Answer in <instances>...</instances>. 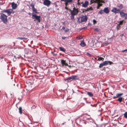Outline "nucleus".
Here are the masks:
<instances>
[{
	"mask_svg": "<svg viewBox=\"0 0 127 127\" xmlns=\"http://www.w3.org/2000/svg\"><path fill=\"white\" fill-rule=\"evenodd\" d=\"M79 12L78 8H75L74 7L73 8V10L71 12L70 18L71 20H73L74 19V16L77 14Z\"/></svg>",
	"mask_w": 127,
	"mask_h": 127,
	"instance_id": "f257e3e1",
	"label": "nucleus"
},
{
	"mask_svg": "<svg viewBox=\"0 0 127 127\" xmlns=\"http://www.w3.org/2000/svg\"><path fill=\"white\" fill-rule=\"evenodd\" d=\"M0 19L1 21L5 24H7L8 21L7 16L4 14L2 13L1 14Z\"/></svg>",
	"mask_w": 127,
	"mask_h": 127,
	"instance_id": "f03ea898",
	"label": "nucleus"
},
{
	"mask_svg": "<svg viewBox=\"0 0 127 127\" xmlns=\"http://www.w3.org/2000/svg\"><path fill=\"white\" fill-rule=\"evenodd\" d=\"M2 13H7L8 16L10 15L11 13H14V11L12 9H7L1 11Z\"/></svg>",
	"mask_w": 127,
	"mask_h": 127,
	"instance_id": "7ed1b4c3",
	"label": "nucleus"
},
{
	"mask_svg": "<svg viewBox=\"0 0 127 127\" xmlns=\"http://www.w3.org/2000/svg\"><path fill=\"white\" fill-rule=\"evenodd\" d=\"M51 2L49 0H44L43 2L44 5L48 7L51 4Z\"/></svg>",
	"mask_w": 127,
	"mask_h": 127,
	"instance_id": "20e7f679",
	"label": "nucleus"
},
{
	"mask_svg": "<svg viewBox=\"0 0 127 127\" xmlns=\"http://www.w3.org/2000/svg\"><path fill=\"white\" fill-rule=\"evenodd\" d=\"M112 12L115 14L120 13V9H117V8H114L111 10Z\"/></svg>",
	"mask_w": 127,
	"mask_h": 127,
	"instance_id": "39448f33",
	"label": "nucleus"
},
{
	"mask_svg": "<svg viewBox=\"0 0 127 127\" xmlns=\"http://www.w3.org/2000/svg\"><path fill=\"white\" fill-rule=\"evenodd\" d=\"M32 17L34 18L36 20H37L39 22H40V18L41 17L40 16H37L36 15L32 14Z\"/></svg>",
	"mask_w": 127,
	"mask_h": 127,
	"instance_id": "423d86ee",
	"label": "nucleus"
},
{
	"mask_svg": "<svg viewBox=\"0 0 127 127\" xmlns=\"http://www.w3.org/2000/svg\"><path fill=\"white\" fill-rule=\"evenodd\" d=\"M88 18L86 16L82 15L81 17V21L83 22H86L87 21Z\"/></svg>",
	"mask_w": 127,
	"mask_h": 127,
	"instance_id": "0eeeda50",
	"label": "nucleus"
},
{
	"mask_svg": "<svg viewBox=\"0 0 127 127\" xmlns=\"http://www.w3.org/2000/svg\"><path fill=\"white\" fill-rule=\"evenodd\" d=\"M100 0H96L95 1L97 2V6L96 7L97 9L99 8V7L102 6V4L100 3V2H102V1H100Z\"/></svg>",
	"mask_w": 127,
	"mask_h": 127,
	"instance_id": "6e6552de",
	"label": "nucleus"
},
{
	"mask_svg": "<svg viewBox=\"0 0 127 127\" xmlns=\"http://www.w3.org/2000/svg\"><path fill=\"white\" fill-rule=\"evenodd\" d=\"M30 6L32 7V9L33 13H37L36 10L34 8V4H30Z\"/></svg>",
	"mask_w": 127,
	"mask_h": 127,
	"instance_id": "1a4fd4ad",
	"label": "nucleus"
},
{
	"mask_svg": "<svg viewBox=\"0 0 127 127\" xmlns=\"http://www.w3.org/2000/svg\"><path fill=\"white\" fill-rule=\"evenodd\" d=\"M81 3H83L82 6L84 7H86L89 5V2L87 1H85L84 3H83V2Z\"/></svg>",
	"mask_w": 127,
	"mask_h": 127,
	"instance_id": "9d476101",
	"label": "nucleus"
},
{
	"mask_svg": "<svg viewBox=\"0 0 127 127\" xmlns=\"http://www.w3.org/2000/svg\"><path fill=\"white\" fill-rule=\"evenodd\" d=\"M61 63L63 66L68 65V64L66 63V61L63 60H61Z\"/></svg>",
	"mask_w": 127,
	"mask_h": 127,
	"instance_id": "9b49d317",
	"label": "nucleus"
},
{
	"mask_svg": "<svg viewBox=\"0 0 127 127\" xmlns=\"http://www.w3.org/2000/svg\"><path fill=\"white\" fill-rule=\"evenodd\" d=\"M104 62V63L105 65L108 64H109L110 65H111V64H113L112 62L109 61H105Z\"/></svg>",
	"mask_w": 127,
	"mask_h": 127,
	"instance_id": "f8f14e48",
	"label": "nucleus"
},
{
	"mask_svg": "<svg viewBox=\"0 0 127 127\" xmlns=\"http://www.w3.org/2000/svg\"><path fill=\"white\" fill-rule=\"evenodd\" d=\"M11 5L12 8L13 9H16L17 7L16 4L14 2H13L12 3Z\"/></svg>",
	"mask_w": 127,
	"mask_h": 127,
	"instance_id": "ddd939ff",
	"label": "nucleus"
},
{
	"mask_svg": "<svg viewBox=\"0 0 127 127\" xmlns=\"http://www.w3.org/2000/svg\"><path fill=\"white\" fill-rule=\"evenodd\" d=\"M103 11L106 14L108 13L109 12V11L108 7L105 8L103 10Z\"/></svg>",
	"mask_w": 127,
	"mask_h": 127,
	"instance_id": "4468645a",
	"label": "nucleus"
},
{
	"mask_svg": "<svg viewBox=\"0 0 127 127\" xmlns=\"http://www.w3.org/2000/svg\"><path fill=\"white\" fill-rule=\"evenodd\" d=\"M124 22V20H123L122 21H118L117 22V23H118V25L120 26L122 25L123 24Z\"/></svg>",
	"mask_w": 127,
	"mask_h": 127,
	"instance_id": "2eb2a0df",
	"label": "nucleus"
},
{
	"mask_svg": "<svg viewBox=\"0 0 127 127\" xmlns=\"http://www.w3.org/2000/svg\"><path fill=\"white\" fill-rule=\"evenodd\" d=\"M117 6L118 8L121 9L123 8V5L121 4H118Z\"/></svg>",
	"mask_w": 127,
	"mask_h": 127,
	"instance_id": "dca6fc26",
	"label": "nucleus"
},
{
	"mask_svg": "<svg viewBox=\"0 0 127 127\" xmlns=\"http://www.w3.org/2000/svg\"><path fill=\"white\" fill-rule=\"evenodd\" d=\"M123 98L122 97H120L117 100L118 101L120 102H121L123 100Z\"/></svg>",
	"mask_w": 127,
	"mask_h": 127,
	"instance_id": "f3484780",
	"label": "nucleus"
},
{
	"mask_svg": "<svg viewBox=\"0 0 127 127\" xmlns=\"http://www.w3.org/2000/svg\"><path fill=\"white\" fill-rule=\"evenodd\" d=\"M126 13H125L123 12H120V14L121 17H125Z\"/></svg>",
	"mask_w": 127,
	"mask_h": 127,
	"instance_id": "a211bd4d",
	"label": "nucleus"
},
{
	"mask_svg": "<svg viewBox=\"0 0 127 127\" xmlns=\"http://www.w3.org/2000/svg\"><path fill=\"white\" fill-rule=\"evenodd\" d=\"M62 1L68 3H71L73 1V0H63Z\"/></svg>",
	"mask_w": 127,
	"mask_h": 127,
	"instance_id": "6ab92c4d",
	"label": "nucleus"
},
{
	"mask_svg": "<svg viewBox=\"0 0 127 127\" xmlns=\"http://www.w3.org/2000/svg\"><path fill=\"white\" fill-rule=\"evenodd\" d=\"M105 65V64L104 62H103L102 63H101L100 64L99 66V67L100 68L102 67L103 66Z\"/></svg>",
	"mask_w": 127,
	"mask_h": 127,
	"instance_id": "aec40b11",
	"label": "nucleus"
},
{
	"mask_svg": "<svg viewBox=\"0 0 127 127\" xmlns=\"http://www.w3.org/2000/svg\"><path fill=\"white\" fill-rule=\"evenodd\" d=\"M17 39H20L21 40H25L27 39V38H25L24 37H18L17 38Z\"/></svg>",
	"mask_w": 127,
	"mask_h": 127,
	"instance_id": "412c9836",
	"label": "nucleus"
},
{
	"mask_svg": "<svg viewBox=\"0 0 127 127\" xmlns=\"http://www.w3.org/2000/svg\"><path fill=\"white\" fill-rule=\"evenodd\" d=\"M59 48L60 50L61 51H63V52H64L65 51V49L63 47H59Z\"/></svg>",
	"mask_w": 127,
	"mask_h": 127,
	"instance_id": "4be33fe9",
	"label": "nucleus"
},
{
	"mask_svg": "<svg viewBox=\"0 0 127 127\" xmlns=\"http://www.w3.org/2000/svg\"><path fill=\"white\" fill-rule=\"evenodd\" d=\"M87 94L90 96L92 97L93 96V95L92 93L88 92H87Z\"/></svg>",
	"mask_w": 127,
	"mask_h": 127,
	"instance_id": "5701e85b",
	"label": "nucleus"
},
{
	"mask_svg": "<svg viewBox=\"0 0 127 127\" xmlns=\"http://www.w3.org/2000/svg\"><path fill=\"white\" fill-rule=\"evenodd\" d=\"M80 45L82 47H84L86 46V44L83 41H82L80 44Z\"/></svg>",
	"mask_w": 127,
	"mask_h": 127,
	"instance_id": "b1692460",
	"label": "nucleus"
},
{
	"mask_svg": "<svg viewBox=\"0 0 127 127\" xmlns=\"http://www.w3.org/2000/svg\"><path fill=\"white\" fill-rule=\"evenodd\" d=\"M19 112L20 114H21L22 113V107H20L19 108Z\"/></svg>",
	"mask_w": 127,
	"mask_h": 127,
	"instance_id": "393cba45",
	"label": "nucleus"
},
{
	"mask_svg": "<svg viewBox=\"0 0 127 127\" xmlns=\"http://www.w3.org/2000/svg\"><path fill=\"white\" fill-rule=\"evenodd\" d=\"M123 94L122 93L117 94L116 95H117V97H120Z\"/></svg>",
	"mask_w": 127,
	"mask_h": 127,
	"instance_id": "a878e982",
	"label": "nucleus"
},
{
	"mask_svg": "<svg viewBox=\"0 0 127 127\" xmlns=\"http://www.w3.org/2000/svg\"><path fill=\"white\" fill-rule=\"evenodd\" d=\"M76 38L78 39H81L83 38V37L81 36H77Z\"/></svg>",
	"mask_w": 127,
	"mask_h": 127,
	"instance_id": "bb28decb",
	"label": "nucleus"
},
{
	"mask_svg": "<svg viewBox=\"0 0 127 127\" xmlns=\"http://www.w3.org/2000/svg\"><path fill=\"white\" fill-rule=\"evenodd\" d=\"M72 80L76 79H77L76 78V76H71Z\"/></svg>",
	"mask_w": 127,
	"mask_h": 127,
	"instance_id": "cd10ccee",
	"label": "nucleus"
},
{
	"mask_svg": "<svg viewBox=\"0 0 127 127\" xmlns=\"http://www.w3.org/2000/svg\"><path fill=\"white\" fill-rule=\"evenodd\" d=\"M66 80L68 81H71L72 80V78L71 77H70L66 79Z\"/></svg>",
	"mask_w": 127,
	"mask_h": 127,
	"instance_id": "c85d7f7f",
	"label": "nucleus"
},
{
	"mask_svg": "<svg viewBox=\"0 0 127 127\" xmlns=\"http://www.w3.org/2000/svg\"><path fill=\"white\" fill-rule=\"evenodd\" d=\"M124 117L127 119V112H126L124 114Z\"/></svg>",
	"mask_w": 127,
	"mask_h": 127,
	"instance_id": "c756f323",
	"label": "nucleus"
},
{
	"mask_svg": "<svg viewBox=\"0 0 127 127\" xmlns=\"http://www.w3.org/2000/svg\"><path fill=\"white\" fill-rule=\"evenodd\" d=\"M93 9L92 8V7H90L89 8H88L86 9V11H89L90 10H92Z\"/></svg>",
	"mask_w": 127,
	"mask_h": 127,
	"instance_id": "7c9ffc66",
	"label": "nucleus"
},
{
	"mask_svg": "<svg viewBox=\"0 0 127 127\" xmlns=\"http://www.w3.org/2000/svg\"><path fill=\"white\" fill-rule=\"evenodd\" d=\"M98 60L101 61L102 60V61H103V60H104V59L103 58L101 57H98Z\"/></svg>",
	"mask_w": 127,
	"mask_h": 127,
	"instance_id": "2f4dec72",
	"label": "nucleus"
},
{
	"mask_svg": "<svg viewBox=\"0 0 127 127\" xmlns=\"http://www.w3.org/2000/svg\"><path fill=\"white\" fill-rule=\"evenodd\" d=\"M103 10L102 9H101L99 12L98 13L100 14H102L103 13Z\"/></svg>",
	"mask_w": 127,
	"mask_h": 127,
	"instance_id": "473e14b6",
	"label": "nucleus"
},
{
	"mask_svg": "<svg viewBox=\"0 0 127 127\" xmlns=\"http://www.w3.org/2000/svg\"><path fill=\"white\" fill-rule=\"evenodd\" d=\"M94 30L95 31L97 32H99L100 31V29L97 28H96L94 29Z\"/></svg>",
	"mask_w": 127,
	"mask_h": 127,
	"instance_id": "72a5a7b5",
	"label": "nucleus"
},
{
	"mask_svg": "<svg viewBox=\"0 0 127 127\" xmlns=\"http://www.w3.org/2000/svg\"><path fill=\"white\" fill-rule=\"evenodd\" d=\"M120 26L117 25L116 27V29L117 30H119V29L120 28Z\"/></svg>",
	"mask_w": 127,
	"mask_h": 127,
	"instance_id": "f704fd0d",
	"label": "nucleus"
},
{
	"mask_svg": "<svg viewBox=\"0 0 127 127\" xmlns=\"http://www.w3.org/2000/svg\"><path fill=\"white\" fill-rule=\"evenodd\" d=\"M95 1H96V0H95V1L94 0H91V4H92V3H93L94 2H96Z\"/></svg>",
	"mask_w": 127,
	"mask_h": 127,
	"instance_id": "c9c22d12",
	"label": "nucleus"
},
{
	"mask_svg": "<svg viewBox=\"0 0 127 127\" xmlns=\"http://www.w3.org/2000/svg\"><path fill=\"white\" fill-rule=\"evenodd\" d=\"M95 1H96V0H95V1L94 0H91V4H92V3H93L94 2H96Z\"/></svg>",
	"mask_w": 127,
	"mask_h": 127,
	"instance_id": "e433bc0d",
	"label": "nucleus"
},
{
	"mask_svg": "<svg viewBox=\"0 0 127 127\" xmlns=\"http://www.w3.org/2000/svg\"><path fill=\"white\" fill-rule=\"evenodd\" d=\"M95 1H96V0H95V1L94 0H91V4H92V3H93L94 2H96Z\"/></svg>",
	"mask_w": 127,
	"mask_h": 127,
	"instance_id": "4c0bfd02",
	"label": "nucleus"
},
{
	"mask_svg": "<svg viewBox=\"0 0 127 127\" xmlns=\"http://www.w3.org/2000/svg\"><path fill=\"white\" fill-rule=\"evenodd\" d=\"M95 1H96V0H95V1L94 0H91V4H92V3H93L94 2H96Z\"/></svg>",
	"mask_w": 127,
	"mask_h": 127,
	"instance_id": "58836bf2",
	"label": "nucleus"
},
{
	"mask_svg": "<svg viewBox=\"0 0 127 127\" xmlns=\"http://www.w3.org/2000/svg\"><path fill=\"white\" fill-rule=\"evenodd\" d=\"M69 29H68L67 28L64 31L65 32H66L69 31Z\"/></svg>",
	"mask_w": 127,
	"mask_h": 127,
	"instance_id": "ea45409f",
	"label": "nucleus"
},
{
	"mask_svg": "<svg viewBox=\"0 0 127 127\" xmlns=\"http://www.w3.org/2000/svg\"><path fill=\"white\" fill-rule=\"evenodd\" d=\"M127 51V49H126L125 50H123L122 51V52H125Z\"/></svg>",
	"mask_w": 127,
	"mask_h": 127,
	"instance_id": "a19ab883",
	"label": "nucleus"
},
{
	"mask_svg": "<svg viewBox=\"0 0 127 127\" xmlns=\"http://www.w3.org/2000/svg\"><path fill=\"white\" fill-rule=\"evenodd\" d=\"M68 3L66 2H65L64 3L65 5V6H67V4H68Z\"/></svg>",
	"mask_w": 127,
	"mask_h": 127,
	"instance_id": "79ce46f5",
	"label": "nucleus"
},
{
	"mask_svg": "<svg viewBox=\"0 0 127 127\" xmlns=\"http://www.w3.org/2000/svg\"><path fill=\"white\" fill-rule=\"evenodd\" d=\"M113 99H115L117 97V95H116V96H113Z\"/></svg>",
	"mask_w": 127,
	"mask_h": 127,
	"instance_id": "37998d69",
	"label": "nucleus"
},
{
	"mask_svg": "<svg viewBox=\"0 0 127 127\" xmlns=\"http://www.w3.org/2000/svg\"><path fill=\"white\" fill-rule=\"evenodd\" d=\"M66 38V37H62V38L63 39H64Z\"/></svg>",
	"mask_w": 127,
	"mask_h": 127,
	"instance_id": "c03bdc74",
	"label": "nucleus"
},
{
	"mask_svg": "<svg viewBox=\"0 0 127 127\" xmlns=\"http://www.w3.org/2000/svg\"><path fill=\"white\" fill-rule=\"evenodd\" d=\"M65 9H66L67 10H68V8L67 6H65Z\"/></svg>",
	"mask_w": 127,
	"mask_h": 127,
	"instance_id": "a18cd8bd",
	"label": "nucleus"
},
{
	"mask_svg": "<svg viewBox=\"0 0 127 127\" xmlns=\"http://www.w3.org/2000/svg\"><path fill=\"white\" fill-rule=\"evenodd\" d=\"M125 18L126 19L127 18V14L126 13V15L125 17Z\"/></svg>",
	"mask_w": 127,
	"mask_h": 127,
	"instance_id": "49530a36",
	"label": "nucleus"
},
{
	"mask_svg": "<svg viewBox=\"0 0 127 127\" xmlns=\"http://www.w3.org/2000/svg\"><path fill=\"white\" fill-rule=\"evenodd\" d=\"M93 21L94 23V24H95V23H96V21L95 20H94Z\"/></svg>",
	"mask_w": 127,
	"mask_h": 127,
	"instance_id": "de8ad7c7",
	"label": "nucleus"
},
{
	"mask_svg": "<svg viewBox=\"0 0 127 127\" xmlns=\"http://www.w3.org/2000/svg\"><path fill=\"white\" fill-rule=\"evenodd\" d=\"M91 105L93 107H96V105L95 104H94L93 105Z\"/></svg>",
	"mask_w": 127,
	"mask_h": 127,
	"instance_id": "09e8293b",
	"label": "nucleus"
},
{
	"mask_svg": "<svg viewBox=\"0 0 127 127\" xmlns=\"http://www.w3.org/2000/svg\"><path fill=\"white\" fill-rule=\"evenodd\" d=\"M83 121L85 122V124H87V123H88L89 122H86V121Z\"/></svg>",
	"mask_w": 127,
	"mask_h": 127,
	"instance_id": "8fccbe9b",
	"label": "nucleus"
},
{
	"mask_svg": "<svg viewBox=\"0 0 127 127\" xmlns=\"http://www.w3.org/2000/svg\"><path fill=\"white\" fill-rule=\"evenodd\" d=\"M84 114H82L80 116H79V117H82L83 116V115H84Z\"/></svg>",
	"mask_w": 127,
	"mask_h": 127,
	"instance_id": "3c124183",
	"label": "nucleus"
},
{
	"mask_svg": "<svg viewBox=\"0 0 127 127\" xmlns=\"http://www.w3.org/2000/svg\"><path fill=\"white\" fill-rule=\"evenodd\" d=\"M77 4L78 5H80V3L79 2H78V3H77Z\"/></svg>",
	"mask_w": 127,
	"mask_h": 127,
	"instance_id": "603ef678",
	"label": "nucleus"
},
{
	"mask_svg": "<svg viewBox=\"0 0 127 127\" xmlns=\"http://www.w3.org/2000/svg\"><path fill=\"white\" fill-rule=\"evenodd\" d=\"M66 66H68L70 68L71 67V66L70 65H66Z\"/></svg>",
	"mask_w": 127,
	"mask_h": 127,
	"instance_id": "864d4df0",
	"label": "nucleus"
},
{
	"mask_svg": "<svg viewBox=\"0 0 127 127\" xmlns=\"http://www.w3.org/2000/svg\"><path fill=\"white\" fill-rule=\"evenodd\" d=\"M66 122H64V123H62V124H61V125H64L65 123Z\"/></svg>",
	"mask_w": 127,
	"mask_h": 127,
	"instance_id": "5fc2aeb1",
	"label": "nucleus"
},
{
	"mask_svg": "<svg viewBox=\"0 0 127 127\" xmlns=\"http://www.w3.org/2000/svg\"><path fill=\"white\" fill-rule=\"evenodd\" d=\"M65 29V28L64 27H63L62 28V29L63 30H64Z\"/></svg>",
	"mask_w": 127,
	"mask_h": 127,
	"instance_id": "6e6d98bb",
	"label": "nucleus"
},
{
	"mask_svg": "<svg viewBox=\"0 0 127 127\" xmlns=\"http://www.w3.org/2000/svg\"><path fill=\"white\" fill-rule=\"evenodd\" d=\"M87 55H89L91 56V55L89 53H87Z\"/></svg>",
	"mask_w": 127,
	"mask_h": 127,
	"instance_id": "4d7b16f0",
	"label": "nucleus"
},
{
	"mask_svg": "<svg viewBox=\"0 0 127 127\" xmlns=\"http://www.w3.org/2000/svg\"><path fill=\"white\" fill-rule=\"evenodd\" d=\"M68 10H69V11H70V12H71V11H72V10H71V9L69 8H68Z\"/></svg>",
	"mask_w": 127,
	"mask_h": 127,
	"instance_id": "13d9d810",
	"label": "nucleus"
},
{
	"mask_svg": "<svg viewBox=\"0 0 127 127\" xmlns=\"http://www.w3.org/2000/svg\"><path fill=\"white\" fill-rule=\"evenodd\" d=\"M14 86H15V84L14 83V82H13L12 83V84Z\"/></svg>",
	"mask_w": 127,
	"mask_h": 127,
	"instance_id": "bf43d9fd",
	"label": "nucleus"
},
{
	"mask_svg": "<svg viewBox=\"0 0 127 127\" xmlns=\"http://www.w3.org/2000/svg\"><path fill=\"white\" fill-rule=\"evenodd\" d=\"M28 14L29 15H30L31 14V13H30V12H29L28 13Z\"/></svg>",
	"mask_w": 127,
	"mask_h": 127,
	"instance_id": "052dcab7",
	"label": "nucleus"
},
{
	"mask_svg": "<svg viewBox=\"0 0 127 127\" xmlns=\"http://www.w3.org/2000/svg\"><path fill=\"white\" fill-rule=\"evenodd\" d=\"M0 58L1 59H3V57H0Z\"/></svg>",
	"mask_w": 127,
	"mask_h": 127,
	"instance_id": "680f3d73",
	"label": "nucleus"
},
{
	"mask_svg": "<svg viewBox=\"0 0 127 127\" xmlns=\"http://www.w3.org/2000/svg\"><path fill=\"white\" fill-rule=\"evenodd\" d=\"M86 9H84V10L85 11H86Z\"/></svg>",
	"mask_w": 127,
	"mask_h": 127,
	"instance_id": "e2e57ef3",
	"label": "nucleus"
},
{
	"mask_svg": "<svg viewBox=\"0 0 127 127\" xmlns=\"http://www.w3.org/2000/svg\"><path fill=\"white\" fill-rule=\"evenodd\" d=\"M85 28L84 27V28H83L82 29H85Z\"/></svg>",
	"mask_w": 127,
	"mask_h": 127,
	"instance_id": "0e129e2a",
	"label": "nucleus"
},
{
	"mask_svg": "<svg viewBox=\"0 0 127 127\" xmlns=\"http://www.w3.org/2000/svg\"><path fill=\"white\" fill-rule=\"evenodd\" d=\"M80 0H77V2H79Z\"/></svg>",
	"mask_w": 127,
	"mask_h": 127,
	"instance_id": "69168bd1",
	"label": "nucleus"
},
{
	"mask_svg": "<svg viewBox=\"0 0 127 127\" xmlns=\"http://www.w3.org/2000/svg\"><path fill=\"white\" fill-rule=\"evenodd\" d=\"M121 36H123V34H122L121 35Z\"/></svg>",
	"mask_w": 127,
	"mask_h": 127,
	"instance_id": "338daca9",
	"label": "nucleus"
},
{
	"mask_svg": "<svg viewBox=\"0 0 127 127\" xmlns=\"http://www.w3.org/2000/svg\"><path fill=\"white\" fill-rule=\"evenodd\" d=\"M84 99H85V98H84Z\"/></svg>",
	"mask_w": 127,
	"mask_h": 127,
	"instance_id": "774afa93",
	"label": "nucleus"
}]
</instances>
